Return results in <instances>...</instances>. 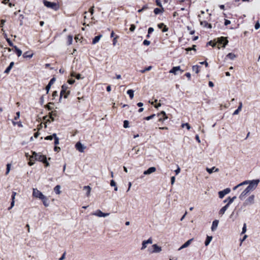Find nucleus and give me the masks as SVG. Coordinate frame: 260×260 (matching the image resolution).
I'll list each match as a JSON object with an SVG mask.
<instances>
[{
    "mask_svg": "<svg viewBox=\"0 0 260 260\" xmlns=\"http://www.w3.org/2000/svg\"><path fill=\"white\" fill-rule=\"evenodd\" d=\"M66 252H64L62 256L59 258V260H63L65 258Z\"/></svg>",
    "mask_w": 260,
    "mask_h": 260,
    "instance_id": "774afa93",
    "label": "nucleus"
},
{
    "mask_svg": "<svg viewBox=\"0 0 260 260\" xmlns=\"http://www.w3.org/2000/svg\"><path fill=\"white\" fill-rule=\"evenodd\" d=\"M165 9L164 7L156 8L154 9L153 12L155 15L162 14L164 12Z\"/></svg>",
    "mask_w": 260,
    "mask_h": 260,
    "instance_id": "dca6fc26",
    "label": "nucleus"
},
{
    "mask_svg": "<svg viewBox=\"0 0 260 260\" xmlns=\"http://www.w3.org/2000/svg\"><path fill=\"white\" fill-rule=\"evenodd\" d=\"M147 244H146V242H145V241H143L142 242V246L141 249L144 250V249H145L147 247Z\"/></svg>",
    "mask_w": 260,
    "mask_h": 260,
    "instance_id": "c03bdc74",
    "label": "nucleus"
},
{
    "mask_svg": "<svg viewBox=\"0 0 260 260\" xmlns=\"http://www.w3.org/2000/svg\"><path fill=\"white\" fill-rule=\"evenodd\" d=\"M93 9H94V6H92L89 9V12L91 14V15H92L94 13Z\"/></svg>",
    "mask_w": 260,
    "mask_h": 260,
    "instance_id": "603ef678",
    "label": "nucleus"
},
{
    "mask_svg": "<svg viewBox=\"0 0 260 260\" xmlns=\"http://www.w3.org/2000/svg\"><path fill=\"white\" fill-rule=\"evenodd\" d=\"M156 171V168L154 167L149 168L147 170L145 171L143 173L144 175H149Z\"/></svg>",
    "mask_w": 260,
    "mask_h": 260,
    "instance_id": "f3484780",
    "label": "nucleus"
},
{
    "mask_svg": "<svg viewBox=\"0 0 260 260\" xmlns=\"http://www.w3.org/2000/svg\"><path fill=\"white\" fill-rule=\"evenodd\" d=\"M59 144V138H56L54 139V144L55 145H57Z\"/></svg>",
    "mask_w": 260,
    "mask_h": 260,
    "instance_id": "69168bd1",
    "label": "nucleus"
},
{
    "mask_svg": "<svg viewBox=\"0 0 260 260\" xmlns=\"http://www.w3.org/2000/svg\"><path fill=\"white\" fill-rule=\"evenodd\" d=\"M154 31V29L153 27H149L148 29V34H151V33L153 32V31Z\"/></svg>",
    "mask_w": 260,
    "mask_h": 260,
    "instance_id": "6e6d98bb",
    "label": "nucleus"
},
{
    "mask_svg": "<svg viewBox=\"0 0 260 260\" xmlns=\"http://www.w3.org/2000/svg\"><path fill=\"white\" fill-rule=\"evenodd\" d=\"M150 253H158L161 251V248L157 244H153L152 246V249L148 248Z\"/></svg>",
    "mask_w": 260,
    "mask_h": 260,
    "instance_id": "6e6552de",
    "label": "nucleus"
},
{
    "mask_svg": "<svg viewBox=\"0 0 260 260\" xmlns=\"http://www.w3.org/2000/svg\"><path fill=\"white\" fill-rule=\"evenodd\" d=\"M193 239H190L187 241L184 244H183L179 249L178 250H180L182 249L185 248L187 247L191 243Z\"/></svg>",
    "mask_w": 260,
    "mask_h": 260,
    "instance_id": "a211bd4d",
    "label": "nucleus"
},
{
    "mask_svg": "<svg viewBox=\"0 0 260 260\" xmlns=\"http://www.w3.org/2000/svg\"><path fill=\"white\" fill-rule=\"evenodd\" d=\"M155 116V114H152L150 116L144 117V119L146 120H149L150 119H152Z\"/></svg>",
    "mask_w": 260,
    "mask_h": 260,
    "instance_id": "ea45409f",
    "label": "nucleus"
},
{
    "mask_svg": "<svg viewBox=\"0 0 260 260\" xmlns=\"http://www.w3.org/2000/svg\"><path fill=\"white\" fill-rule=\"evenodd\" d=\"M156 5L159 7H163L160 0H155Z\"/></svg>",
    "mask_w": 260,
    "mask_h": 260,
    "instance_id": "79ce46f5",
    "label": "nucleus"
},
{
    "mask_svg": "<svg viewBox=\"0 0 260 260\" xmlns=\"http://www.w3.org/2000/svg\"><path fill=\"white\" fill-rule=\"evenodd\" d=\"M43 4L45 7L50 8L54 11L58 10L60 8L58 3L51 2L46 0H44Z\"/></svg>",
    "mask_w": 260,
    "mask_h": 260,
    "instance_id": "7ed1b4c3",
    "label": "nucleus"
},
{
    "mask_svg": "<svg viewBox=\"0 0 260 260\" xmlns=\"http://www.w3.org/2000/svg\"><path fill=\"white\" fill-rule=\"evenodd\" d=\"M231 191V189L229 188H226L223 190L220 191L218 192L219 197L220 199H222L224 196L230 193Z\"/></svg>",
    "mask_w": 260,
    "mask_h": 260,
    "instance_id": "1a4fd4ad",
    "label": "nucleus"
},
{
    "mask_svg": "<svg viewBox=\"0 0 260 260\" xmlns=\"http://www.w3.org/2000/svg\"><path fill=\"white\" fill-rule=\"evenodd\" d=\"M5 22H6V20H4V19H2L1 20V23H0V27H3Z\"/></svg>",
    "mask_w": 260,
    "mask_h": 260,
    "instance_id": "13d9d810",
    "label": "nucleus"
},
{
    "mask_svg": "<svg viewBox=\"0 0 260 260\" xmlns=\"http://www.w3.org/2000/svg\"><path fill=\"white\" fill-rule=\"evenodd\" d=\"M20 117V112H16V116L14 118V120H17Z\"/></svg>",
    "mask_w": 260,
    "mask_h": 260,
    "instance_id": "680f3d73",
    "label": "nucleus"
},
{
    "mask_svg": "<svg viewBox=\"0 0 260 260\" xmlns=\"http://www.w3.org/2000/svg\"><path fill=\"white\" fill-rule=\"evenodd\" d=\"M236 199V196L233 197V198H232V199H230L229 202L219 211V214L220 215H222L223 214H224L225 211L229 208L230 205Z\"/></svg>",
    "mask_w": 260,
    "mask_h": 260,
    "instance_id": "39448f33",
    "label": "nucleus"
},
{
    "mask_svg": "<svg viewBox=\"0 0 260 260\" xmlns=\"http://www.w3.org/2000/svg\"><path fill=\"white\" fill-rule=\"evenodd\" d=\"M200 66L198 65L193 66L192 67V71L195 72L196 74H198L199 72V68Z\"/></svg>",
    "mask_w": 260,
    "mask_h": 260,
    "instance_id": "c9c22d12",
    "label": "nucleus"
},
{
    "mask_svg": "<svg viewBox=\"0 0 260 260\" xmlns=\"http://www.w3.org/2000/svg\"><path fill=\"white\" fill-rule=\"evenodd\" d=\"M180 70L181 69L179 66L174 67L170 70V73L176 75L177 74V71Z\"/></svg>",
    "mask_w": 260,
    "mask_h": 260,
    "instance_id": "393cba45",
    "label": "nucleus"
},
{
    "mask_svg": "<svg viewBox=\"0 0 260 260\" xmlns=\"http://www.w3.org/2000/svg\"><path fill=\"white\" fill-rule=\"evenodd\" d=\"M60 185H56L54 188V192L57 194H59L60 193Z\"/></svg>",
    "mask_w": 260,
    "mask_h": 260,
    "instance_id": "473e14b6",
    "label": "nucleus"
},
{
    "mask_svg": "<svg viewBox=\"0 0 260 260\" xmlns=\"http://www.w3.org/2000/svg\"><path fill=\"white\" fill-rule=\"evenodd\" d=\"M186 127L187 128V129H190V128H191L190 127V126L189 125V124L188 123H183L182 124V127Z\"/></svg>",
    "mask_w": 260,
    "mask_h": 260,
    "instance_id": "37998d69",
    "label": "nucleus"
},
{
    "mask_svg": "<svg viewBox=\"0 0 260 260\" xmlns=\"http://www.w3.org/2000/svg\"><path fill=\"white\" fill-rule=\"evenodd\" d=\"M83 189L86 190V194L87 197H89L90 195V191H91V188L89 186H85L83 187Z\"/></svg>",
    "mask_w": 260,
    "mask_h": 260,
    "instance_id": "cd10ccee",
    "label": "nucleus"
},
{
    "mask_svg": "<svg viewBox=\"0 0 260 260\" xmlns=\"http://www.w3.org/2000/svg\"><path fill=\"white\" fill-rule=\"evenodd\" d=\"M110 185L111 186H114V187L115 186H116V183H115V182L113 180H111Z\"/></svg>",
    "mask_w": 260,
    "mask_h": 260,
    "instance_id": "e2e57ef3",
    "label": "nucleus"
},
{
    "mask_svg": "<svg viewBox=\"0 0 260 260\" xmlns=\"http://www.w3.org/2000/svg\"><path fill=\"white\" fill-rule=\"evenodd\" d=\"M16 195V192H14V191H13L12 194V196H11V200H12V201H15V198Z\"/></svg>",
    "mask_w": 260,
    "mask_h": 260,
    "instance_id": "864d4df0",
    "label": "nucleus"
},
{
    "mask_svg": "<svg viewBox=\"0 0 260 260\" xmlns=\"http://www.w3.org/2000/svg\"><path fill=\"white\" fill-rule=\"evenodd\" d=\"M255 29H258L260 27V24L258 22H257L254 26Z\"/></svg>",
    "mask_w": 260,
    "mask_h": 260,
    "instance_id": "4d7b16f0",
    "label": "nucleus"
},
{
    "mask_svg": "<svg viewBox=\"0 0 260 260\" xmlns=\"http://www.w3.org/2000/svg\"><path fill=\"white\" fill-rule=\"evenodd\" d=\"M73 42V36L68 35L67 38V43L68 45H71Z\"/></svg>",
    "mask_w": 260,
    "mask_h": 260,
    "instance_id": "7c9ffc66",
    "label": "nucleus"
},
{
    "mask_svg": "<svg viewBox=\"0 0 260 260\" xmlns=\"http://www.w3.org/2000/svg\"><path fill=\"white\" fill-rule=\"evenodd\" d=\"M76 148L80 152H83L85 147L80 142H77L75 145Z\"/></svg>",
    "mask_w": 260,
    "mask_h": 260,
    "instance_id": "ddd939ff",
    "label": "nucleus"
},
{
    "mask_svg": "<svg viewBox=\"0 0 260 260\" xmlns=\"http://www.w3.org/2000/svg\"><path fill=\"white\" fill-rule=\"evenodd\" d=\"M57 116V112L56 111H52L49 114V117L51 119L52 121L54 120V117Z\"/></svg>",
    "mask_w": 260,
    "mask_h": 260,
    "instance_id": "4be33fe9",
    "label": "nucleus"
},
{
    "mask_svg": "<svg viewBox=\"0 0 260 260\" xmlns=\"http://www.w3.org/2000/svg\"><path fill=\"white\" fill-rule=\"evenodd\" d=\"M123 127L124 128H128L129 127V122L128 120H124L123 122Z\"/></svg>",
    "mask_w": 260,
    "mask_h": 260,
    "instance_id": "a19ab883",
    "label": "nucleus"
},
{
    "mask_svg": "<svg viewBox=\"0 0 260 260\" xmlns=\"http://www.w3.org/2000/svg\"><path fill=\"white\" fill-rule=\"evenodd\" d=\"M236 57V55L232 53H230L228 54L225 57V58H229L231 60H233Z\"/></svg>",
    "mask_w": 260,
    "mask_h": 260,
    "instance_id": "c756f323",
    "label": "nucleus"
},
{
    "mask_svg": "<svg viewBox=\"0 0 260 260\" xmlns=\"http://www.w3.org/2000/svg\"><path fill=\"white\" fill-rule=\"evenodd\" d=\"M68 86L67 84H63L61 86V90L60 93L59 100L63 96L64 98H67L68 95L70 94V91L68 90Z\"/></svg>",
    "mask_w": 260,
    "mask_h": 260,
    "instance_id": "20e7f679",
    "label": "nucleus"
},
{
    "mask_svg": "<svg viewBox=\"0 0 260 260\" xmlns=\"http://www.w3.org/2000/svg\"><path fill=\"white\" fill-rule=\"evenodd\" d=\"M14 204L15 201H12L11 203V206L10 207L8 208V210H10L11 209H12L14 207Z\"/></svg>",
    "mask_w": 260,
    "mask_h": 260,
    "instance_id": "bf43d9fd",
    "label": "nucleus"
},
{
    "mask_svg": "<svg viewBox=\"0 0 260 260\" xmlns=\"http://www.w3.org/2000/svg\"><path fill=\"white\" fill-rule=\"evenodd\" d=\"M212 239V236H207L205 242V246H208Z\"/></svg>",
    "mask_w": 260,
    "mask_h": 260,
    "instance_id": "2f4dec72",
    "label": "nucleus"
},
{
    "mask_svg": "<svg viewBox=\"0 0 260 260\" xmlns=\"http://www.w3.org/2000/svg\"><path fill=\"white\" fill-rule=\"evenodd\" d=\"M231 23V21H230L229 20H228V19H225V21H224V25H228L229 24H230Z\"/></svg>",
    "mask_w": 260,
    "mask_h": 260,
    "instance_id": "338daca9",
    "label": "nucleus"
},
{
    "mask_svg": "<svg viewBox=\"0 0 260 260\" xmlns=\"http://www.w3.org/2000/svg\"><path fill=\"white\" fill-rule=\"evenodd\" d=\"M157 117H158V120L159 121H164L168 118V117L164 111H162L160 113L158 114Z\"/></svg>",
    "mask_w": 260,
    "mask_h": 260,
    "instance_id": "9b49d317",
    "label": "nucleus"
},
{
    "mask_svg": "<svg viewBox=\"0 0 260 260\" xmlns=\"http://www.w3.org/2000/svg\"><path fill=\"white\" fill-rule=\"evenodd\" d=\"M41 200H42V201L43 202V205L45 207L49 206V201L48 199L45 196H44V197L41 199Z\"/></svg>",
    "mask_w": 260,
    "mask_h": 260,
    "instance_id": "412c9836",
    "label": "nucleus"
},
{
    "mask_svg": "<svg viewBox=\"0 0 260 260\" xmlns=\"http://www.w3.org/2000/svg\"><path fill=\"white\" fill-rule=\"evenodd\" d=\"M16 50V54L18 56H20L21 55V54H22L21 50Z\"/></svg>",
    "mask_w": 260,
    "mask_h": 260,
    "instance_id": "3c124183",
    "label": "nucleus"
},
{
    "mask_svg": "<svg viewBox=\"0 0 260 260\" xmlns=\"http://www.w3.org/2000/svg\"><path fill=\"white\" fill-rule=\"evenodd\" d=\"M32 155L30 159L42 162L44 164L45 167H48L49 163L47 160V157L45 155H42L40 153H37L35 151H31Z\"/></svg>",
    "mask_w": 260,
    "mask_h": 260,
    "instance_id": "f03ea898",
    "label": "nucleus"
},
{
    "mask_svg": "<svg viewBox=\"0 0 260 260\" xmlns=\"http://www.w3.org/2000/svg\"><path fill=\"white\" fill-rule=\"evenodd\" d=\"M254 196L251 195L250 197H248V198L247 199V200L245 202V204L247 205H250L254 203Z\"/></svg>",
    "mask_w": 260,
    "mask_h": 260,
    "instance_id": "4468645a",
    "label": "nucleus"
},
{
    "mask_svg": "<svg viewBox=\"0 0 260 260\" xmlns=\"http://www.w3.org/2000/svg\"><path fill=\"white\" fill-rule=\"evenodd\" d=\"M102 37V35H99L98 36H95L92 39V44H95L97 43L99 41V40H100V39Z\"/></svg>",
    "mask_w": 260,
    "mask_h": 260,
    "instance_id": "a878e982",
    "label": "nucleus"
},
{
    "mask_svg": "<svg viewBox=\"0 0 260 260\" xmlns=\"http://www.w3.org/2000/svg\"><path fill=\"white\" fill-rule=\"evenodd\" d=\"M119 38V36L118 35H115V36L113 38V43L115 45L117 43V39Z\"/></svg>",
    "mask_w": 260,
    "mask_h": 260,
    "instance_id": "a18cd8bd",
    "label": "nucleus"
},
{
    "mask_svg": "<svg viewBox=\"0 0 260 260\" xmlns=\"http://www.w3.org/2000/svg\"><path fill=\"white\" fill-rule=\"evenodd\" d=\"M229 43L227 37H220L214 39L207 43V46L209 45L212 47H217L218 49L224 48Z\"/></svg>",
    "mask_w": 260,
    "mask_h": 260,
    "instance_id": "f257e3e1",
    "label": "nucleus"
},
{
    "mask_svg": "<svg viewBox=\"0 0 260 260\" xmlns=\"http://www.w3.org/2000/svg\"><path fill=\"white\" fill-rule=\"evenodd\" d=\"M93 215L98 217H105L108 216L109 215V213H105L102 212L100 210H98L96 212L93 213Z\"/></svg>",
    "mask_w": 260,
    "mask_h": 260,
    "instance_id": "f8f14e48",
    "label": "nucleus"
},
{
    "mask_svg": "<svg viewBox=\"0 0 260 260\" xmlns=\"http://www.w3.org/2000/svg\"><path fill=\"white\" fill-rule=\"evenodd\" d=\"M150 43V41H148L147 40H145L144 41H143V44L145 45H149Z\"/></svg>",
    "mask_w": 260,
    "mask_h": 260,
    "instance_id": "052dcab7",
    "label": "nucleus"
},
{
    "mask_svg": "<svg viewBox=\"0 0 260 260\" xmlns=\"http://www.w3.org/2000/svg\"><path fill=\"white\" fill-rule=\"evenodd\" d=\"M201 24L209 28H212V25L210 23H208L206 21H201Z\"/></svg>",
    "mask_w": 260,
    "mask_h": 260,
    "instance_id": "c85d7f7f",
    "label": "nucleus"
},
{
    "mask_svg": "<svg viewBox=\"0 0 260 260\" xmlns=\"http://www.w3.org/2000/svg\"><path fill=\"white\" fill-rule=\"evenodd\" d=\"M58 95V92L56 91H54L52 93V96L53 99L55 98V97L57 96Z\"/></svg>",
    "mask_w": 260,
    "mask_h": 260,
    "instance_id": "0e129e2a",
    "label": "nucleus"
},
{
    "mask_svg": "<svg viewBox=\"0 0 260 260\" xmlns=\"http://www.w3.org/2000/svg\"><path fill=\"white\" fill-rule=\"evenodd\" d=\"M33 55H34L33 52H32L30 51H28L25 52L23 54V57L25 58H30L32 57Z\"/></svg>",
    "mask_w": 260,
    "mask_h": 260,
    "instance_id": "6ab92c4d",
    "label": "nucleus"
},
{
    "mask_svg": "<svg viewBox=\"0 0 260 260\" xmlns=\"http://www.w3.org/2000/svg\"><path fill=\"white\" fill-rule=\"evenodd\" d=\"M251 191V190L247 187L245 190L243 191V192L241 193V194L239 196V199L241 200H243L245 196Z\"/></svg>",
    "mask_w": 260,
    "mask_h": 260,
    "instance_id": "9d476101",
    "label": "nucleus"
},
{
    "mask_svg": "<svg viewBox=\"0 0 260 260\" xmlns=\"http://www.w3.org/2000/svg\"><path fill=\"white\" fill-rule=\"evenodd\" d=\"M14 64V62H13V61L11 62L10 64H9V66L7 68V69L4 71V73H5V74H9V72H10L11 70L13 68Z\"/></svg>",
    "mask_w": 260,
    "mask_h": 260,
    "instance_id": "b1692460",
    "label": "nucleus"
},
{
    "mask_svg": "<svg viewBox=\"0 0 260 260\" xmlns=\"http://www.w3.org/2000/svg\"><path fill=\"white\" fill-rule=\"evenodd\" d=\"M71 75L72 77H75L77 79H80L81 78L80 74H76L74 72H72L71 73Z\"/></svg>",
    "mask_w": 260,
    "mask_h": 260,
    "instance_id": "e433bc0d",
    "label": "nucleus"
},
{
    "mask_svg": "<svg viewBox=\"0 0 260 260\" xmlns=\"http://www.w3.org/2000/svg\"><path fill=\"white\" fill-rule=\"evenodd\" d=\"M249 183V180H245L244 181H243V182L239 184V186H242V185H246V184H248Z\"/></svg>",
    "mask_w": 260,
    "mask_h": 260,
    "instance_id": "8fccbe9b",
    "label": "nucleus"
},
{
    "mask_svg": "<svg viewBox=\"0 0 260 260\" xmlns=\"http://www.w3.org/2000/svg\"><path fill=\"white\" fill-rule=\"evenodd\" d=\"M246 232V224L244 223L242 228V231L241 234H244Z\"/></svg>",
    "mask_w": 260,
    "mask_h": 260,
    "instance_id": "49530a36",
    "label": "nucleus"
},
{
    "mask_svg": "<svg viewBox=\"0 0 260 260\" xmlns=\"http://www.w3.org/2000/svg\"><path fill=\"white\" fill-rule=\"evenodd\" d=\"M134 91L132 89H129L127 91V93L128 94L129 98L131 99H133L134 94Z\"/></svg>",
    "mask_w": 260,
    "mask_h": 260,
    "instance_id": "72a5a7b5",
    "label": "nucleus"
},
{
    "mask_svg": "<svg viewBox=\"0 0 260 260\" xmlns=\"http://www.w3.org/2000/svg\"><path fill=\"white\" fill-rule=\"evenodd\" d=\"M148 9H149V7H148V5H145L142 7V8L141 9H139L138 10V12L141 13V12H143L144 11H145Z\"/></svg>",
    "mask_w": 260,
    "mask_h": 260,
    "instance_id": "f704fd0d",
    "label": "nucleus"
},
{
    "mask_svg": "<svg viewBox=\"0 0 260 260\" xmlns=\"http://www.w3.org/2000/svg\"><path fill=\"white\" fill-rule=\"evenodd\" d=\"M56 80L55 78L54 77L52 78L49 81L48 84H49V85H52L55 82V81Z\"/></svg>",
    "mask_w": 260,
    "mask_h": 260,
    "instance_id": "09e8293b",
    "label": "nucleus"
},
{
    "mask_svg": "<svg viewBox=\"0 0 260 260\" xmlns=\"http://www.w3.org/2000/svg\"><path fill=\"white\" fill-rule=\"evenodd\" d=\"M259 179L249 180V185L247 186L251 190H254L259 182Z\"/></svg>",
    "mask_w": 260,
    "mask_h": 260,
    "instance_id": "423d86ee",
    "label": "nucleus"
},
{
    "mask_svg": "<svg viewBox=\"0 0 260 260\" xmlns=\"http://www.w3.org/2000/svg\"><path fill=\"white\" fill-rule=\"evenodd\" d=\"M206 171L209 173L211 174L213 172H216L219 171V169L218 168H215V167H212V168H206Z\"/></svg>",
    "mask_w": 260,
    "mask_h": 260,
    "instance_id": "5701e85b",
    "label": "nucleus"
},
{
    "mask_svg": "<svg viewBox=\"0 0 260 260\" xmlns=\"http://www.w3.org/2000/svg\"><path fill=\"white\" fill-rule=\"evenodd\" d=\"M157 27L159 29H162V31L163 32H165L168 31V27L164 23H160L157 24Z\"/></svg>",
    "mask_w": 260,
    "mask_h": 260,
    "instance_id": "2eb2a0df",
    "label": "nucleus"
},
{
    "mask_svg": "<svg viewBox=\"0 0 260 260\" xmlns=\"http://www.w3.org/2000/svg\"><path fill=\"white\" fill-rule=\"evenodd\" d=\"M11 165L10 164H8L7 165V169H6V175H8L9 174V173L10 172V169H11Z\"/></svg>",
    "mask_w": 260,
    "mask_h": 260,
    "instance_id": "58836bf2",
    "label": "nucleus"
},
{
    "mask_svg": "<svg viewBox=\"0 0 260 260\" xmlns=\"http://www.w3.org/2000/svg\"><path fill=\"white\" fill-rule=\"evenodd\" d=\"M218 223H219V221L218 220H214L213 221L212 226H211V230L212 231H214L215 230H216V229L218 226Z\"/></svg>",
    "mask_w": 260,
    "mask_h": 260,
    "instance_id": "aec40b11",
    "label": "nucleus"
},
{
    "mask_svg": "<svg viewBox=\"0 0 260 260\" xmlns=\"http://www.w3.org/2000/svg\"><path fill=\"white\" fill-rule=\"evenodd\" d=\"M32 196L34 197L39 198L40 200H41L44 197V195L37 188L33 189Z\"/></svg>",
    "mask_w": 260,
    "mask_h": 260,
    "instance_id": "0eeeda50",
    "label": "nucleus"
},
{
    "mask_svg": "<svg viewBox=\"0 0 260 260\" xmlns=\"http://www.w3.org/2000/svg\"><path fill=\"white\" fill-rule=\"evenodd\" d=\"M136 28V26L135 24H131L129 28V30L131 31H134Z\"/></svg>",
    "mask_w": 260,
    "mask_h": 260,
    "instance_id": "de8ad7c7",
    "label": "nucleus"
},
{
    "mask_svg": "<svg viewBox=\"0 0 260 260\" xmlns=\"http://www.w3.org/2000/svg\"><path fill=\"white\" fill-rule=\"evenodd\" d=\"M152 66H149L147 68H145L143 70H140V72L141 73H145L146 71H149L150 70H151L152 69Z\"/></svg>",
    "mask_w": 260,
    "mask_h": 260,
    "instance_id": "4c0bfd02",
    "label": "nucleus"
},
{
    "mask_svg": "<svg viewBox=\"0 0 260 260\" xmlns=\"http://www.w3.org/2000/svg\"><path fill=\"white\" fill-rule=\"evenodd\" d=\"M146 242V244H152V239L151 238H149L147 240H145Z\"/></svg>",
    "mask_w": 260,
    "mask_h": 260,
    "instance_id": "5fc2aeb1",
    "label": "nucleus"
},
{
    "mask_svg": "<svg viewBox=\"0 0 260 260\" xmlns=\"http://www.w3.org/2000/svg\"><path fill=\"white\" fill-rule=\"evenodd\" d=\"M242 107V103L241 102L239 103V105L238 108L233 113V115H237L239 113V112L241 111Z\"/></svg>",
    "mask_w": 260,
    "mask_h": 260,
    "instance_id": "bb28decb",
    "label": "nucleus"
}]
</instances>
